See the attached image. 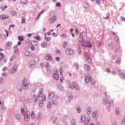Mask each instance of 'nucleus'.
Returning <instances> with one entry per match:
<instances>
[{
  "label": "nucleus",
  "instance_id": "a18cd8bd",
  "mask_svg": "<svg viewBox=\"0 0 125 125\" xmlns=\"http://www.w3.org/2000/svg\"><path fill=\"white\" fill-rule=\"evenodd\" d=\"M71 124H72V125H76V120H75V119H73L71 121Z\"/></svg>",
  "mask_w": 125,
  "mask_h": 125
},
{
  "label": "nucleus",
  "instance_id": "3c124183",
  "mask_svg": "<svg viewBox=\"0 0 125 125\" xmlns=\"http://www.w3.org/2000/svg\"><path fill=\"white\" fill-rule=\"evenodd\" d=\"M42 91H40L38 94L39 97H42Z\"/></svg>",
  "mask_w": 125,
  "mask_h": 125
},
{
  "label": "nucleus",
  "instance_id": "a211bd4d",
  "mask_svg": "<svg viewBox=\"0 0 125 125\" xmlns=\"http://www.w3.org/2000/svg\"><path fill=\"white\" fill-rule=\"evenodd\" d=\"M33 97H35L34 99V102L36 103V102H38V100H39V96H36V95H33Z\"/></svg>",
  "mask_w": 125,
  "mask_h": 125
},
{
  "label": "nucleus",
  "instance_id": "1a4fd4ad",
  "mask_svg": "<svg viewBox=\"0 0 125 125\" xmlns=\"http://www.w3.org/2000/svg\"><path fill=\"white\" fill-rule=\"evenodd\" d=\"M53 78L56 81L59 80V76L58 75V70H56V73H53Z\"/></svg>",
  "mask_w": 125,
  "mask_h": 125
},
{
  "label": "nucleus",
  "instance_id": "4468645a",
  "mask_svg": "<svg viewBox=\"0 0 125 125\" xmlns=\"http://www.w3.org/2000/svg\"><path fill=\"white\" fill-rule=\"evenodd\" d=\"M86 46L87 47H89V48H91L92 47V44H91L90 41H87Z\"/></svg>",
  "mask_w": 125,
  "mask_h": 125
},
{
  "label": "nucleus",
  "instance_id": "58836bf2",
  "mask_svg": "<svg viewBox=\"0 0 125 125\" xmlns=\"http://www.w3.org/2000/svg\"><path fill=\"white\" fill-rule=\"evenodd\" d=\"M42 105H43V101H41L39 104V107H42Z\"/></svg>",
  "mask_w": 125,
  "mask_h": 125
},
{
  "label": "nucleus",
  "instance_id": "39448f33",
  "mask_svg": "<svg viewBox=\"0 0 125 125\" xmlns=\"http://www.w3.org/2000/svg\"><path fill=\"white\" fill-rule=\"evenodd\" d=\"M66 53L68 55H74V53H75V51L70 48L66 49Z\"/></svg>",
  "mask_w": 125,
  "mask_h": 125
},
{
  "label": "nucleus",
  "instance_id": "2eb2a0df",
  "mask_svg": "<svg viewBox=\"0 0 125 125\" xmlns=\"http://www.w3.org/2000/svg\"><path fill=\"white\" fill-rule=\"evenodd\" d=\"M54 95H55V94L53 92H52V93H50L48 95V98H49V99H52V98L53 97H54Z\"/></svg>",
  "mask_w": 125,
  "mask_h": 125
},
{
  "label": "nucleus",
  "instance_id": "ea45409f",
  "mask_svg": "<svg viewBox=\"0 0 125 125\" xmlns=\"http://www.w3.org/2000/svg\"><path fill=\"white\" fill-rule=\"evenodd\" d=\"M26 22V19L24 17H22L21 19V23L22 24H24Z\"/></svg>",
  "mask_w": 125,
  "mask_h": 125
},
{
  "label": "nucleus",
  "instance_id": "4d7b16f0",
  "mask_svg": "<svg viewBox=\"0 0 125 125\" xmlns=\"http://www.w3.org/2000/svg\"><path fill=\"white\" fill-rule=\"evenodd\" d=\"M50 107H51V104L49 102L47 105V108H50Z\"/></svg>",
  "mask_w": 125,
  "mask_h": 125
},
{
  "label": "nucleus",
  "instance_id": "13d9d810",
  "mask_svg": "<svg viewBox=\"0 0 125 125\" xmlns=\"http://www.w3.org/2000/svg\"><path fill=\"white\" fill-rule=\"evenodd\" d=\"M85 68H86V69L87 70H89L90 69V66H89L88 65H86Z\"/></svg>",
  "mask_w": 125,
  "mask_h": 125
},
{
  "label": "nucleus",
  "instance_id": "864d4df0",
  "mask_svg": "<svg viewBox=\"0 0 125 125\" xmlns=\"http://www.w3.org/2000/svg\"><path fill=\"white\" fill-rule=\"evenodd\" d=\"M84 58H85L86 60H87V59H88V58H89L88 57V56H87V53H85V54H84Z\"/></svg>",
  "mask_w": 125,
  "mask_h": 125
},
{
  "label": "nucleus",
  "instance_id": "473e14b6",
  "mask_svg": "<svg viewBox=\"0 0 125 125\" xmlns=\"http://www.w3.org/2000/svg\"><path fill=\"white\" fill-rule=\"evenodd\" d=\"M51 103L53 104V105H57V101L56 100L52 101H51Z\"/></svg>",
  "mask_w": 125,
  "mask_h": 125
},
{
  "label": "nucleus",
  "instance_id": "bb28decb",
  "mask_svg": "<svg viewBox=\"0 0 125 125\" xmlns=\"http://www.w3.org/2000/svg\"><path fill=\"white\" fill-rule=\"evenodd\" d=\"M15 118L17 119V120H18L19 121L20 120H21V116L19 114H17L15 115Z\"/></svg>",
  "mask_w": 125,
  "mask_h": 125
},
{
  "label": "nucleus",
  "instance_id": "cd10ccee",
  "mask_svg": "<svg viewBox=\"0 0 125 125\" xmlns=\"http://www.w3.org/2000/svg\"><path fill=\"white\" fill-rule=\"evenodd\" d=\"M21 115L22 116H25V115H26V114H25V110H24V108H21Z\"/></svg>",
  "mask_w": 125,
  "mask_h": 125
},
{
  "label": "nucleus",
  "instance_id": "37998d69",
  "mask_svg": "<svg viewBox=\"0 0 125 125\" xmlns=\"http://www.w3.org/2000/svg\"><path fill=\"white\" fill-rule=\"evenodd\" d=\"M31 117L32 119H34V118H35V113L33 111L31 113Z\"/></svg>",
  "mask_w": 125,
  "mask_h": 125
},
{
  "label": "nucleus",
  "instance_id": "7ed1b4c3",
  "mask_svg": "<svg viewBox=\"0 0 125 125\" xmlns=\"http://www.w3.org/2000/svg\"><path fill=\"white\" fill-rule=\"evenodd\" d=\"M102 103L104 104V105H105L107 109H109L110 106H111V104H113V101H110V102L107 100H104Z\"/></svg>",
  "mask_w": 125,
  "mask_h": 125
},
{
  "label": "nucleus",
  "instance_id": "a19ab883",
  "mask_svg": "<svg viewBox=\"0 0 125 125\" xmlns=\"http://www.w3.org/2000/svg\"><path fill=\"white\" fill-rule=\"evenodd\" d=\"M85 121V116H82L81 118V122H83Z\"/></svg>",
  "mask_w": 125,
  "mask_h": 125
},
{
  "label": "nucleus",
  "instance_id": "6ab92c4d",
  "mask_svg": "<svg viewBox=\"0 0 125 125\" xmlns=\"http://www.w3.org/2000/svg\"><path fill=\"white\" fill-rule=\"evenodd\" d=\"M51 120H52V122L54 124L55 123V122H56V120H57V117L53 116Z\"/></svg>",
  "mask_w": 125,
  "mask_h": 125
},
{
  "label": "nucleus",
  "instance_id": "4be33fe9",
  "mask_svg": "<svg viewBox=\"0 0 125 125\" xmlns=\"http://www.w3.org/2000/svg\"><path fill=\"white\" fill-rule=\"evenodd\" d=\"M12 15H13V16H17V12H16V11H12L11 12Z\"/></svg>",
  "mask_w": 125,
  "mask_h": 125
},
{
  "label": "nucleus",
  "instance_id": "393cba45",
  "mask_svg": "<svg viewBox=\"0 0 125 125\" xmlns=\"http://www.w3.org/2000/svg\"><path fill=\"white\" fill-rule=\"evenodd\" d=\"M84 8H89V4L87 3H84L83 5Z\"/></svg>",
  "mask_w": 125,
  "mask_h": 125
},
{
  "label": "nucleus",
  "instance_id": "0eeeda50",
  "mask_svg": "<svg viewBox=\"0 0 125 125\" xmlns=\"http://www.w3.org/2000/svg\"><path fill=\"white\" fill-rule=\"evenodd\" d=\"M84 81L85 83H91V82H92V79H91V77L88 76L85 77Z\"/></svg>",
  "mask_w": 125,
  "mask_h": 125
},
{
  "label": "nucleus",
  "instance_id": "c03bdc74",
  "mask_svg": "<svg viewBox=\"0 0 125 125\" xmlns=\"http://www.w3.org/2000/svg\"><path fill=\"white\" fill-rule=\"evenodd\" d=\"M116 63H117L118 64H120V63H121V59L117 58V60L116 61Z\"/></svg>",
  "mask_w": 125,
  "mask_h": 125
},
{
  "label": "nucleus",
  "instance_id": "774afa93",
  "mask_svg": "<svg viewBox=\"0 0 125 125\" xmlns=\"http://www.w3.org/2000/svg\"><path fill=\"white\" fill-rule=\"evenodd\" d=\"M121 125H125V121L122 120Z\"/></svg>",
  "mask_w": 125,
  "mask_h": 125
},
{
  "label": "nucleus",
  "instance_id": "f03ea898",
  "mask_svg": "<svg viewBox=\"0 0 125 125\" xmlns=\"http://www.w3.org/2000/svg\"><path fill=\"white\" fill-rule=\"evenodd\" d=\"M40 62V58L35 57L34 61H32L31 63L29 65L30 68H34L36 63H39Z\"/></svg>",
  "mask_w": 125,
  "mask_h": 125
},
{
  "label": "nucleus",
  "instance_id": "c9c22d12",
  "mask_svg": "<svg viewBox=\"0 0 125 125\" xmlns=\"http://www.w3.org/2000/svg\"><path fill=\"white\" fill-rule=\"evenodd\" d=\"M58 88L59 89H60L61 90H63V86H62V85H58Z\"/></svg>",
  "mask_w": 125,
  "mask_h": 125
},
{
  "label": "nucleus",
  "instance_id": "09e8293b",
  "mask_svg": "<svg viewBox=\"0 0 125 125\" xmlns=\"http://www.w3.org/2000/svg\"><path fill=\"white\" fill-rule=\"evenodd\" d=\"M96 114H97L96 112H93L92 113V117L93 118H96Z\"/></svg>",
  "mask_w": 125,
  "mask_h": 125
},
{
  "label": "nucleus",
  "instance_id": "f257e3e1",
  "mask_svg": "<svg viewBox=\"0 0 125 125\" xmlns=\"http://www.w3.org/2000/svg\"><path fill=\"white\" fill-rule=\"evenodd\" d=\"M68 85L69 88H75L76 90H80V87L79 86V85H78V83H77L76 82L73 81L72 82V83H68Z\"/></svg>",
  "mask_w": 125,
  "mask_h": 125
},
{
  "label": "nucleus",
  "instance_id": "72a5a7b5",
  "mask_svg": "<svg viewBox=\"0 0 125 125\" xmlns=\"http://www.w3.org/2000/svg\"><path fill=\"white\" fill-rule=\"evenodd\" d=\"M115 40L116 42H118V43H119L120 42V39L119 38V37H118V36H116L115 37Z\"/></svg>",
  "mask_w": 125,
  "mask_h": 125
},
{
  "label": "nucleus",
  "instance_id": "c85d7f7f",
  "mask_svg": "<svg viewBox=\"0 0 125 125\" xmlns=\"http://www.w3.org/2000/svg\"><path fill=\"white\" fill-rule=\"evenodd\" d=\"M25 56H27L28 57L31 56V52L26 51L25 54Z\"/></svg>",
  "mask_w": 125,
  "mask_h": 125
},
{
  "label": "nucleus",
  "instance_id": "9b49d317",
  "mask_svg": "<svg viewBox=\"0 0 125 125\" xmlns=\"http://www.w3.org/2000/svg\"><path fill=\"white\" fill-rule=\"evenodd\" d=\"M56 16L53 17L49 19L50 24H53L55 21H56Z\"/></svg>",
  "mask_w": 125,
  "mask_h": 125
},
{
  "label": "nucleus",
  "instance_id": "de8ad7c7",
  "mask_svg": "<svg viewBox=\"0 0 125 125\" xmlns=\"http://www.w3.org/2000/svg\"><path fill=\"white\" fill-rule=\"evenodd\" d=\"M104 94H105V99H110V97H109V96L107 95V92H105Z\"/></svg>",
  "mask_w": 125,
  "mask_h": 125
},
{
  "label": "nucleus",
  "instance_id": "f8f14e48",
  "mask_svg": "<svg viewBox=\"0 0 125 125\" xmlns=\"http://www.w3.org/2000/svg\"><path fill=\"white\" fill-rule=\"evenodd\" d=\"M119 74L120 77L121 78H122V79H125V73H124V72H123L121 70H119Z\"/></svg>",
  "mask_w": 125,
  "mask_h": 125
},
{
  "label": "nucleus",
  "instance_id": "c756f323",
  "mask_svg": "<svg viewBox=\"0 0 125 125\" xmlns=\"http://www.w3.org/2000/svg\"><path fill=\"white\" fill-rule=\"evenodd\" d=\"M41 46L42 47H46L47 46V42H44L42 45Z\"/></svg>",
  "mask_w": 125,
  "mask_h": 125
},
{
  "label": "nucleus",
  "instance_id": "5fc2aeb1",
  "mask_svg": "<svg viewBox=\"0 0 125 125\" xmlns=\"http://www.w3.org/2000/svg\"><path fill=\"white\" fill-rule=\"evenodd\" d=\"M56 6H58V7H60V6H61V4L60 2H57L56 4Z\"/></svg>",
  "mask_w": 125,
  "mask_h": 125
},
{
  "label": "nucleus",
  "instance_id": "2f4dec72",
  "mask_svg": "<svg viewBox=\"0 0 125 125\" xmlns=\"http://www.w3.org/2000/svg\"><path fill=\"white\" fill-rule=\"evenodd\" d=\"M6 38V36L4 34H1L0 35V38L2 39V40H4Z\"/></svg>",
  "mask_w": 125,
  "mask_h": 125
},
{
  "label": "nucleus",
  "instance_id": "603ef678",
  "mask_svg": "<svg viewBox=\"0 0 125 125\" xmlns=\"http://www.w3.org/2000/svg\"><path fill=\"white\" fill-rule=\"evenodd\" d=\"M75 33H76V35H80V31L77 28L75 30Z\"/></svg>",
  "mask_w": 125,
  "mask_h": 125
},
{
  "label": "nucleus",
  "instance_id": "6e6d98bb",
  "mask_svg": "<svg viewBox=\"0 0 125 125\" xmlns=\"http://www.w3.org/2000/svg\"><path fill=\"white\" fill-rule=\"evenodd\" d=\"M2 77H7V73H2Z\"/></svg>",
  "mask_w": 125,
  "mask_h": 125
},
{
  "label": "nucleus",
  "instance_id": "0e129e2a",
  "mask_svg": "<svg viewBox=\"0 0 125 125\" xmlns=\"http://www.w3.org/2000/svg\"><path fill=\"white\" fill-rule=\"evenodd\" d=\"M62 67L59 68V71L61 75L62 74Z\"/></svg>",
  "mask_w": 125,
  "mask_h": 125
},
{
  "label": "nucleus",
  "instance_id": "f3484780",
  "mask_svg": "<svg viewBox=\"0 0 125 125\" xmlns=\"http://www.w3.org/2000/svg\"><path fill=\"white\" fill-rule=\"evenodd\" d=\"M18 39L20 42H23L24 41V37L22 36H19L18 37Z\"/></svg>",
  "mask_w": 125,
  "mask_h": 125
},
{
  "label": "nucleus",
  "instance_id": "49530a36",
  "mask_svg": "<svg viewBox=\"0 0 125 125\" xmlns=\"http://www.w3.org/2000/svg\"><path fill=\"white\" fill-rule=\"evenodd\" d=\"M96 83V82H95V80H93L92 83H91V84L92 85H95Z\"/></svg>",
  "mask_w": 125,
  "mask_h": 125
},
{
  "label": "nucleus",
  "instance_id": "e433bc0d",
  "mask_svg": "<svg viewBox=\"0 0 125 125\" xmlns=\"http://www.w3.org/2000/svg\"><path fill=\"white\" fill-rule=\"evenodd\" d=\"M77 51H78V53L79 54H81L82 53V50L81 49V47H79L78 48H77Z\"/></svg>",
  "mask_w": 125,
  "mask_h": 125
},
{
  "label": "nucleus",
  "instance_id": "69168bd1",
  "mask_svg": "<svg viewBox=\"0 0 125 125\" xmlns=\"http://www.w3.org/2000/svg\"><path fill=\"white\" fill-rule=\"evenodd\" d=\"M63 47L64 48H66V47H67V42H64V45H63Z\"/></svg>",
  "mask_w": 125,
  "mask_h": 125
},
{
  "label": "nucleus",
  "instance_id": "a878e982",
  "mask_svg": "<svg viewBox=\"0 0 125 125\" xmlns=\"http://www.w3.org/2000/svg\"><path fill=\"white\" fill-rule=\"evenodd\" d=\"M31 44H32V45H33V46L38 45V42H37V41H32L31 42Z\"/></svg>",
  "mask_w": 125,
  "mask_h": 125
},
{
  "label": "nucleus",
  "instance_id": "b1692460",
  "mask_svg": "<svg viewBox=\"0 0 125 125\" xmlns=\"http://www.w3.org/2000/svg\"><path fill=\"white\" fill-rule=\"evenodd\" d=\"M35 39L38 40L39 42L42 41V38L39 35H37L35 36Z\"/></svg>",
  "mask_w": 125,
  "mask_h": 125
},
{
  "label": "nucleus",
  "instance_id": "20e7f679",
  "mask_svg": "<svg viewBox=\"0 0 125 125\" xmlns=\"http://www.w3.org/2000/svg\"><path fill=\"white\" fill-rule=\"evenodd\" d=\"M22 87L24 90L28 88V83L27 82V78H26L22 81Z\"/></svg>",
  "mask_w": 125,
  "mask_h": 125
},
{
  "label": "nucleus",
  "instance_id": "412c9836",
  "mask_svg": "<svg viewBox=\"0 0 125 125\" xmlns=\"http://www.w3.org/2000/svg\"><path fill=\"white\" fill-rule=\"evenodd\" d=\"M21 2L23 4H27L28 3V0H21Z\"/></svg>",
  "mask_w": 125,
  "mask_h": 125
},
{
  "label": "nucleus",
  "instance_id": "8fccbe9b",
  "mask_svg": "<svg viewBox=\"0 0 125 125\" xmlns=\"http://www.w3.org/2000/svg\"><path fill=\"white\" fill-rule=\"evenodd\" d=\"M87 62H88V63H90L91 64V63H92V61H91V60L89 58H88V59H87Z\"/></svg>",
  "mask_w": 125,
  "mask_h": 125
},
{
  "label": "nucleus",
  "instance_id": "dca6fc26",
  "mask_svg": "<svg viewBox=\"0 0 125 125\" xmlns=\"http://www.w3.org/2000/svg\"><path fill=\"white\" fill-rule=\"evenodd\" d=\"M50 17H55V13L53 11H51L49 13Z\"/></svg>",
  "mask_w": 125,
  "mask_h": 125
},
{
  "label": "nucleus",
  "instance_id": "aec40b11",
  "mask_svg": "<svg viewBox=\"0 0 125 125\" xmlns=\"http://www.w3.org/2000/svg\"><path fill=\"white\" fill-rule=\"evenodd\" d=\"M87 111H88L87 113V115H90V114H91V107H88L87 108Z\"/></svg>",
  "mask_w": 125,
  "mask_h": 125
},
{
  "label": "nucleus",
  "instance_id": "ddd939ff",
  "mask_svg": "<svg viewBox=\"0 0 125 125\" xmlns=\"http://www.w3.org/2000/svg\"><path fill=\"white\" fill-rule=\"evenodd\" d=\"M13 71H11L12 74H15L17 71V65L14 64L13 67Z\"/></svg>",
  "mask_w": 125,
  "mask_h": 125
},
{
  "label": "nucleus",
  "instance_id": "e2e57ef3",
  "mask_svg": "<svg viewBox=\"0 0 125 125\" xmlns=\"http://www.w3.org/2000/svg\"><path fill=\"white\" fill-rule=\"evenodd\" d=\"M56 60L57 61V62H59V61H60V58L57 57L56 58Z\"/></svg>",
  "mask_w": 125,
  "mask_h": 125
},
{
  "label": "nucleus",
  "instance_id": "f704fd0d",
  "mask_svg": "<svg viewBox=\"0 0 125 125\" xmlns=\"http://www.w3.org/2000/svg\"><path fill=\"white\" fill-rule=\"evenodd\" d=\"M45 41L46 42H50V41H51V38H50V37H46V38H45Z\"/></svg>",
  "mask_w": 125,
  "mask_h": 125
},
{
  "label": "nucleus",
  "instance_id": "423d86ee",
  "mask_svg": "<svg viewBox=\"0 0 125 125\" xmlns=\"http://www.w3.org/2000/svg\"><path fill=\"white\" fill-rule=\"evenodd\" d=\"M24 121L29 122L30 121V112L26 111L24 116Z\"/></svg>",
  "mask_w": 125,
  "mask_h": 125
},
{
  "label": "nucleus",
  "instance_id": "9d476101",
  "mask_svg": "<svg viewBox=\"0 0 125 125\" xmlns=\"http://www.w3.org/2000/svg\"><path fill=\"white\" fill-rule=\"evenodd\" d=\"M9 18V16L7 15H0V19L1 20H5L6 19H8Z\"/></svg>",
  "mask_w": 125,
  "mask_h": 125
},
{
  "label": "nucleus",
  "instance_id": "680f3d73",
  "mask_svg": "<svg viewBox=\"0 0 125 125\" xmlns=\"http://www.w3.org/2000/svg\"><path fill=\"white\" fill-rule=\"evenodd\" d=\"M46 99H45V96H42V101H45Z\"/></svg>",
  "mask_w": 125,
  "mask_h": 125
},
{
  "label": "nucleus",
  "instance_id": "5701e85b",
  "mask_svg": "<svg viewBox=\"0 0 125 125\" xmlns=\"http://www.w3.org/2000/svg\"><path fill=\"white\" fill-rule=\"evenodd\" d=\"M12 45V43L11 42H7L6 44V46H7L8 47H10Z\"/></svg>",
  "mask_w": 125,
  "mask_h": 125
},
{
  "label": "nucleus",
  "instance_id": "6e6552de",
  "mask_svg": "<svg viewBox=\"0 0 125 125\" xmlns=\"http://www.w3.org/2000/svg\"><path fill=\"white\" fill-rule=\"evenodd\" d=\"M45 60H47V61H50L51 62L52 60H53V59L52 58V57H51V55L50 54H46L45 57Z\"/></svg>",
  "mask_w": 125,
  "mask_h": 125
},
{
  "label": "nucleus",
  "instance_id": "338daca9",
  "mask_svg": "<svg viewBox=\"0 0 125 125\" xmlns=\"http://www.w3.org/2000/svg\"><path fill=\"white\" fill-rule=\"evenodd\" d=\"M73 95H71L69 97V100H70V101L73 99Z\"/></svg>",
  "mask_w": 125,
  "mask_h": 125
},
{
  "label": "nucleus",
  "instance_id": "79ce46f5",
  "mask_svg": "<svg viewBox=\"0 0 125 125\" xmlns=\"http://www.w3.org/2000/svg\"><path fill=\"white\" fill-rule=\"evenodd\" d=\"M81 44L83 47H84V46H85V43L84 42V41L83 40L81 41Z\"/></svg>",
  "mask_w": 125,
  "mask_h": 125
},
{
  "label": "nucleus",
  "instance_id": "bf43d9fd",
  "mask_svg": "<svg viewBox=\"0 0 125 125\" xmlns=\"http://www.w3.org/2000/svg\"><path fill=\"white\" fill-rule=\"evenodd\" d=\"M106 16H107V17H105L104 18V19H105V20H107V19H108V18H109V16H110V14H106Z\"/></svg>",
  "mask_w": 125,
  "mask_h": 125
},
{
  "label": "nucleus",
  "instance_id": "052dcab7",
  "mask_svg": "<svg viewBox=\"0 0 125 125\" xmlns=\"http://www.w3.org/2000/svg\"><path fill=\"white\" fill-rule=\"evenodd\" d=\"M79 66H80L79 63H75V66L76 67L77 70H78V69H79Z\"/></svg>",
  "mask_w": 125,
  "mask_h": 125
},
{
  "label": "nucleus",
  "instance_id": "7c9ffc66",
  "mask_svg": "<svg viewBox=\"0 0 125 125\" xmlns=\"http://www.w3.org/2000/svg\"><path fill=\"white\" fill-rule=\"evenodd\" d=\"M115 111L116 115L120 114V109H119V108L117 107L116 108H115Z\"/></svg>",
  "mask_w": 125,
  "mask_h": 125
},
{
  "label": "nucleus",
  "instance_id": "4c0bfd02",
  "mask_svg": "<svg viewBox=\"0 0 125 125\" xmlns=\"http://www.w3.org/2000/svg\"><path fill=\"white\" fill-rule=\"evenodd\" d=\"M1 108L2 110H6V107L4 106V103H2Z\"/></svg>",
  "mask_w": 125,
  "mask_h": 125
}]
</instances>
